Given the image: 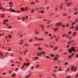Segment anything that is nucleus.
<instances>
[{
	"mask_svg": "<svg viewBox=\"0 0 78 78\" xmlns=\"http://www.w3.org/2000/svg\"><path fill=\"white\" fill-rule=\"evenodd\" d=\"M72 51H73V52H75L76 51V50L75 49V48L74 47H71V49L69 48L68 49V51L71 54H72Z\"/></svg>",
	"mask_w": 78,
	"mask_h": 78,
	"instance_id": "obj_1",
	"label": "nucleus"
},
{
	"mask_svg": "<svg viewBox=\"0 0 78 78\" xmlns=\"http://www.w3.org/2000/svg\"><path fill=\"white\" fill-rule=\"evenodd\" d=\"M77 68V67H75V66H73L71 68V70H74V71L75 72L76 71V69Z\"/></svg>",
	"mask_w": 78,
	"mask_h": 78,
	"instance_id": "obj_2",
	"label": "nucleus"
},
{
	"mask_svg": "<svg viewBox=\"0 0 78 78\" xmlns=\"http://www.w3.org/2000/svg\"><path fill=\"white\" fill-rule=\"evenodd\" d=\"M3 54L2 53V52H1L0 53V56L1 57V58H2V59L4 58V57H3Z\"/></svg>",
	"mask_w": 78,
	"mask_h": 78,
	"instance_id": "obj_3",
	"label": "nucleus"
},
{
	"mask_svg": "<svg viewBox=\"0 0 78 78\" xmlns=\"http://www.w3.org/2000/svg\"><path fill=\"white\" fill-rule=\"evenodd\" d=\"M61 25H62V24H61V23H56V26L57 27H58L59 26H61Z\"/></svg>",
	"mask_w": 78,
	"mask_h": 78,
	"instance_id": "obj_4",
	"label": "nucleus"
},
{
	"mask_svg": "<svg viewBox=\"0 0 78 78\" xmlns=\"http://www.w3.org/2000/svg\"><path fill=\"white\" fill-rule=\"evenodd\" d=\"M42 55V53L40 52V53H37V56H41Z\"/></svg>",
	"mask_w": 78,
	"mask_h": 78,
	"instance_id": "obj_5",
	"label": "nucleus"
},
{
	"mask_svg": "<svg viewBox=\"0 0 78 78\" xmlns=\"http://www.w3.org/2000/svg\"><path fill=\"white\" fill-rule=\"evenodd\" d=\"M21 11H24L25 9L23 7H22L21 8Z\"/></svg>",
	"mask_w": 78,
	"mask_h": 78,
	"instance_id": "obj_6",
	"label": "nucleus"
},
{
	"mask_svg": "<svg viewBox=\"0 0 78 78\" xmlns=\"http://www.w3.org/2000/svg\"><path fill=\"white\" fill-rule=\"evenodd\" d=\"M35 38L37 40H42L43 39L42 38H38L37 37H35Z\"/></svg>",
	"mask_w": 78,
	"mask_h": 78,
	"instance_id": "obj_7",
	"label": "nucleus"
},
{
	"mask_svg": "<svg viewBox=\"0 0 78 78\" xmlns=\"http://www.w3.org/2000/svg\"><path fill=\"white\" fill-rule=\"evenodd\" d=\"M8 20H4V21L3 22V23L4 24H6V23H5V22H7Z\"/></svg>",
	"mask_w": 78,
	"mask_h": 78,
	"instance_id": "obj_8",
	"label": "nucleus"
},
{
	"mask_svg": "<svg viewBox=\"0 0 78 78\" xmlns=\"http://www.w3.org/2000/svg\"><path fill=\"white\" fill-rule=\"evenodd\" d=\"M31 74H29L28 76H26V78H28V77L31 76Z\"/></svg>",
	"mask_w": 78,
	"mask_h": 78,
	"instance_id": "obj_9",
	"label": "nucleus"
},
{
	"mask_svg": "<svg viewBox=\"0 0 78 78\" xmlns=\"http://www.w3.org/2000/svg\"><path fill=\"white\" fill-rule=\"evenodd\" d=\"M57 49H58V47H55V48L54 49V51H56V50H57Z\"/></svg>",
	"mask_w": 78,
	"mask_h": 78,
	"instance_id": "obj_10",
	"label": "nucleus"
},
{
	"mask_svg": "<svg viewBox=\"0 0 78 78\" xmlns=\"http://www.w3.org/2000/svg\"><path fill=\"white\" fill-rule=\"evenodd\" d=\"M15 75H16V73H13L12 75V77H14L15 76Z\"/></svg>",
	"mask_w": 78,
	"mask_h": 78,
	"instance_id": "obj_11",
	"label": "nucleus"
},
{
	"mask_svg": "<svg viewBox=\"0 0 78 78\" xmlns=\"http://www.w3.org/2000/svg\"><path fill=\"white\" fill-rule=\"evenodd\" d=\"M0 17H2V18H3V17H4V15L3 14H1Z\"/></svg>",
	"mask_w": 78,
	"mask_h": 78,
	"instance_id": "obj_12",
	"label": "nucleus"
},
{
	"mask_svg": "<svg viewBox=\"0 0 78 78\" xmlns=\"http://www.w3.org/2000/svg\"><path fill=\"white\" fill-rule=\"evenodd\" d=\"M29 64H29V63H27V64L25 63H24L23 65V66H25V65H27V66H28V65H29Z\"/></svg>",
	"mask_w": 78,
	"mask_h": 78,
	"instance_id": "obj_13",
	"label": "nucleus"
},
{
	"mask_svg": "<svg viewBox=\"0 0 78 78\" xmlns=\"http://www.w3.org/2000/svg\"><path fill=\"white\" fill-rule=\"evenodd\" d=\"M8 37L10 39H11V38H12V36L10 34L9 35Z\"/></svg>",
	"mask_w": 78,
	"mask_h": 78,
	"instance_id": "obj_14",
	"label": "nucleus"
},
{
	"mask_svg": "<svg viewBox=\"0 0 78 78\" xmlns=\"http://www.w3.org/2000/svg\"><path fill=\"white\" fill-rule=\"evenodd\" d=\"M54 59L55 60V61H57L58 59V58L57 57H55L54 58Z\"/></svg>",
	"mask_w": 78,
	"mask_h": 78,
	"instance_id": "obj_15",
	"label": "nucleus"
},
{
	"mask_svg": "<svg viewBox=\"0 0 78 78\" xmlns=\"http://www.w3.org/2000/svg\"><path fill=\"white\" fill-rule=\"evenodd\" d=\"M75 29L76 30H78V25H77L75 27Z\"/></svg>",
	"mask_w": 78,
	"mask_h": 78,
	"instance_id": "obj_16",
	"label": "nucleus"
},
{
	"mask_svg": "<svg viewBox=\"0 0 78 78\" xmlns=\"http://www.w3.org/2000/svg\"><path fill=\"white\" fill-rule=\"evenodd\" d=\"M34 59H35V60L36 61V60H37V59H38V58H37V57H35L34 58Z\"/></svg>",
	"mask_w": 78,
	"mask_h": 78,
	"instance_id": "obj_17",
	"label": "nucleus"
},
{
	"mask_svg": "<svg viewBox=\"0 0 78 78\" xmlns=\"http://www.w3.org/2000/svg\"><path fill=\"white\" fill-rule=\"evenodd\" d=\"M11 11L12 12H16V11L13 9H11Z\"/></svg>",
	"mask_w": 78,
	"mask_h": 78,
	"instance_id": "obj_18",
	"label": "nucleus"
},
{
	"mask_svg": "<svg viewBox=\"0 0 78 78\" xmlns=\"http://www.w3.org/2000/svg\"><path fill=\"white\" fill-rule=\"evenodd\" d=\"M9 5H13V3H12V2H9Z\"/></svg>",
	"mask_w": 78,
	"mask_h": 78,
	"instance_id": "obj_19",
	"label": "nucleus"
},
{
	"mask_svg": "<svg viewBox=\"0 0 78 78\" xmlns=\"http://www.w3.org/2000/svg\"><path fill=\"white\" fill-rule=\"evenodd\" d=\"M41 13L43 14V13H44V10H41Z\"/></svg>",
	"mask_w": 78,
	"mask_h": 78,
	"instance_id": "obj_20",
	"label": "nucleus"
},
{
	"mask_svg": "<svg viewBox=\"0 0 78 78\" xmlns=\"http://www.w3.org/2000/svg\"><path fill=\"white\" fill-rule=\"evenodd\" d=\"M38 49H39V50H42V48H40V47H38Z\"/></svg>",
	"mask_w": 78,
	"mask_h": 78,
	"instance_id": "obj_21",
	"label": "nucleus"
},
{
	"mask_svg": "<svg viewBox=\"0 0 78 78\" xmlns=\"http://www.w3.org/2000/svg\"><path fill=\"white\" fill-rule=\"evenodd\" d=\"M31 12H34V10L33 9H32L31 10Z\"/></svg>",
	"mask_w": 78,
	"mask_h": 78,
	"instance_id": "obj_22",
	"label": "nucleus"
},
{
	"mask_svg": "<svg viewBox=\"0 0 78 78\" xmlns=\"http://www.w3.org/2000/svg\"><path fill=\"white\" fill-rule=\"evenodd\" d=\"M78 19H76V20H75V22H78Z\"/></svg>",
	"mask_w": 78,
	"mask_h": 78,
	"instance_id": "obj_23",
	"label": "nucleus"
},
{
	"mask_svg": "<svg viewBox=\"0 0 78 78\" xmlns=\"http://www.w3.org/2000/svg\"><path fill=\"white\" fill-rule=\"evenodd\" d=\"M63 16H67V14L66 13H64L63 14Z\"/></svg>",
	"mask_w": 78,
	"mask_h": 78,
	"instance_id": "obj_24",
	"label": "nucleus"
},
{
	"mask_svg": "<svg viewBox=\"0 0 78 78\" xmlns=\"http://www.w3.org/2000/svg\"><path fill=\"white\" fill-rule=\"evenodd\" d=\"M70 3H69L67 5L68 6H69L70 5Z\"/></svg>",
	"mask_w": 78,
	"mask_h": 78,
	"instance_id": "obj_25",
	"label": "nucleus"
},
{
	"mask_svg": "<svg viewBox=\"0 0 78 78\" xmlns=\"http://www.w3.org/2000/svg\"><path fill=\"white\" fill-rule=\"evenodd\" d=\"M34 3H35V2H31V5H33Z\"/></svg>",
	"mask_w": 78,
	"mask_h": 78,
	"instance_id": "obj_26",
	"label": "nucleus"
},
{
	"mask_svg": "<svg viewBox=\"0 0 78 78\" xmlns=\"http://www.w3.org/2000/svg\"><path fill=\"white\" fill-rule=\"evenodd\" d=\"M76 32H75L74 33H73V36H75V35L76 34Z\"/></svg>",
	"mask_w": 78,
	"mask_h": 78,
	"instance_id": "obj_27",
	"label": "nucleus"
},
{
	"mask_svg": "<svg viewBox=\"0 0 78 78\" xmlns=\"http://www.w3.org/2000/svg\"><path fill=\"white\" fill-rule=\"evenodd\" d=\"M25 20V17H23L22 19V20L23 21V20Z\"/></svg>",
	"mask_w": 78,
	"mask_h": 78,
	"instance_id": "obj_28",
	"label": "nucleus"
},
{
	"mask_svg": "<svg viewBox=\"0 0 78 78\" xmlns=\"http://www.w3.org/2000/svg\"><path fill=\"white\" fill-rule=\"evenodd\" d=\"M51 57H54V56L53 55V54H51Z\"/></svg>",
	"mask_w": 78,
	"mask_h": 78,
	"instance_id": "obj_29",
	"label": "nucleus"
},
{
	"mask_svg": "<svg viewBox=\"0 0 78 78\" xmlns=\"http://www.w3.org/2000/svg\"><path fill=\"white\" fill-rule=\"evenodd\" d=\"M74 56V54L72 53V54L71 56Z\"/></svg>",
	"mask_w": 78,
	"mask_h": 78,
	"instance_id": "obj_30",
	"label": "nucleus"
},
{
	"mask_svg": "<svg viewBox=\"0 0 78 78\" xmlns=\"http://www.w3.org/2000/svg\"><path fill=\"white\" fill-rule=\"evenodd\" d=\"M72 58V56L71 55L70 56H69V59H70V58Z\"/></svg>",
	"mask_w": 78,
	"mask_h": 78,
	"instance_id": "obj_31",
	"label": "nucleus"
},
{
	"mask_svg": "<svg viewBox=\"0 0 78 78\" xmlns=\"http://www.w3.org/2000/svg\"><path fill=\"white\" fill-rule=\"evenodd\" d=\"M75 23L74 22L72 24V26H73V25H75Z\"/></svg>",
	"mask_w": 78,
	"mask_h": 78,
	"instance_id": "obj_32",
	"label": "nucleus"
},
{
	"mask_svg": "<svg viewBox=\"0 0 78 78\" xmlns=\"http://www.w3.org/2000/svg\"><path fill=\"white\" fill-rule=\"evenodd\" d=\"M41 53V54L42 53L43 55H44L45 54V52H42Z\"/></svg>",
	"mask_w": 78,
	"mask_h": 78,
	"instance_id": "obj_33",
	"label": "nucleus"
},
{
	"mask_svg": "<svg viewBox=\"0 0 78 78\" xmlns=\"http://www.w3.org/2000/svg\"><path fill=\"white\" fill-rule=\"evenodd\" d=\"M11 27H12V26H10V27H8V28H9V29H10V28H11Z\"/></svg>",
	"mask_w": 78,
	"mask_h": 78,
	"instance_id": "obj_34",
	"label": "nucleus"
},
{
	"mask_svg": "<svg viewBox=\"0 0 78 78\" xmlns=\"http://www.w3.org/2000/svg\"><path fill=\"white\" fill-rule=\"evenodd\" d=\"M28 16H27L26 17V19L27 20V19H28Z\"/></svg>",
	"mask_w": 78,
	"mask_h": 78,
	"instance_id": "obj_35",
	"label": "nucleus"
},
{
	"mask_svg": "<svg viewBox=\"0 0 78 78\" xmlns=\"http://www.w3.org/2000/svg\"><path fill=\"white\" fill-rule=\"evenodd\" d=\"M71 38H72V37L71 36L70 37H69V38L68 39H71Z\"/></svg>",
	"mask_w": 78,
	"mask_h": 78,
	"instance_id": "obj_36",
	"label": "nucleus"
},
{
	"mask_svg": "<svg viewBox=\"0 0 78 78\" xmlns=\"http://www.w3.org/2000/svg\"><path fill=\"white\" fill-rule=\"evenodd\" d=\"M66 37H67V38H68V39H69V37L67 35L66 36Z\"/></svg>",
	"mask_w": 78,
	"mask_h": 78,
	"instance_id": "obj_37",
	"label": "nucleus"
},
{
	"mask_svg": "<svg viewBox=\"0 0 78 78\" xmlns=\"http://www.w3.org/2000/svg\"><path fill=\"white\" fill-rule=\"evenodd\" d=\"M62 27H66V26L64 25H63L62 26Z\"/></svg>",
	"mask_w": 78,
	"mask_h": 78,
	"instance_id": "obj_38",
	"label": "nucleus"
},
{
	"mask_svg": "<svg viewBox=\"0 0 78 78\" xmlns=\"http://www.w3.org/2000/svg\"><path fill=\"white\" fill-rule=\"evenodd\" d=\"M41 27L42 28H44V27H43V25H41Z\"/></svg>",
	"mask_w": 78,
	"mask_h": 78,
	"instance_id": "obj_39",
	"label": "nucleus"
},
{
	"mask_svg": "<svg viewBox=\"0 0 78 78\" xmlns=\"http://www.w3.org/2000/svg\"><path fill=\"white\" fill-rule=\"evenodd\" d=\"M69 68H68L66 70L67 71H69Z\"/></svg>",
	"mask_w": 78,
	"mask_h": 78,
	"instance_id": "obj_40",
	"label": "nucleus"
},
{
	"mask_svg": "<svg viewBox=\"0 0 78 78\" xmlns=\"http://www.w3.org/2000/svg\"><path fill=\"white\" fill-rule=\"evenodd\" d=\"M32 40H32V39H30V40H29L30 42H31V41H32Z\"/></svg>",
	"mask_w": 78,
	"mask_h": 78,
	"instance_id": "obj_41",
	"label": "nucleus"
},
{
	"mask_svg": "<svg viewBox=\"0 0 78 78\" xmlns=\"http://www.w3.org/2000/svg\"><path fill=\"white\" fill-rule=\"evenodd\" d=\"M26 10L27 11V10L28 9V7H26Z\"/></svg>",
	"mask_w": 78,
	"mask_h": 78,
	"instance_id": "obj_42",
	"label": "nucleus"
},
{
	"mask_svg": "<svg viewBox=\"0 0 78 78\" xmlns=\"http://www.w3.org/2000/svg\"><path fill=\"white\" fill-rule=\"evenodd\" d=\"M62 5H61V6H60V8H61V9H62Z\"/></svg>",
	"mask_w": 78,
	"mask_h": 78,
	"instance_id": "obj_43",
	"label": "nucleus"
},
{
	"mask_svg": "<svg viewBox=\"0 0 78 78\" xmlns=\"http://www.w3.org/2000/svg\"><path fill=\"white\" fill-rule=\"evenodd\" d=\"M9 51H11V49L9 48Z\"/></svg>",
	"mask_w": 78,
	"mask_h": 78,
	"instance_id": "obj_44",
	"label": "nucleus"
},
{
	"mask_svg": "<svg viewBox=\"0 0 78 78\" xmlns=\"http://www.w3.org/2000/svg\"><path fill=\"white\" fill-rule=\"evenodd\" d=\"M76 58H78V54H77V55H76Z\"/></svg>",
	"mask_w": 78,
	"mask_h": 78,
	"instance_id": "obj_45",
	"label": "nucleus"
},
{
	"mask_svg": "<svg viewBox=\"0 0 78 78\" xmlns=\"http://www.w3.org/2000/svg\"><path fill=\"white\" fill-rule=\"evenodd\" d=\"M38 33L39 32H35V34H38Z\"/></svg>",
	"mask_w": 78,
	"mask_h": 78,
	"instance_id": "obj_46",
	"label": "nucleus"
},
{
	"mask_svg": "<svg viewBox=\"0 0 78 78\" xmlns=\"http://www.w3.org/2000/svg\"><path fill=\"white\" fill-rule=\"evenodd\" d=\"M46 58H48V59H49V57L48 56L46 57Z\"/></svg>",
	"mask_w": 78,
	"mask_h": 78,
	"instance_id": "obj_47",
	"label": "nucleus"
},
{
	"mask_svg": "<svg viewBox=\"0 0 78 78\" xmlns=\"http://www.w3.org/2000/svg\"><path fill=\"white\" fill-rule=\"evenodd\" d=\"M27 52V51H25L24 52V55H26V53Z\"/></svg>",
	"mask_w": 78,
	"mask_h": 78,
	"instance_id": "obj_48",
	"label": "nucleus"
},
{
	"mask_svg": "<svg viewBox=\"0 0 78 78\" xmlns=\"http://www.w3.org/2000/svg\"><path fill=\"white\" fill-rule=\"evenodd\" d=\"M74 28V27H73V26L72 27H71V28Z\"/></svg>",
	"mask_w": 78,
	"mask_h": 78,
	"instance_id": "obj_49",
	"label": "nucleus"
},
{
	"mask_svg": "<svg viewBox=\"0 0 78 78\" xmlns=\"http://www.w3.org/2000/svg\"><path fill=\"white\" fill-rule=\"evenodd\" d=\"M23 44L22 42H20V45H22V44Z\"/></svg>",
	"mask_w": 78,
	"mask_h": 78,
	"instance_id": "obj_50",
	"label": "nucleus"
},
{
	"mask_svg": "<svg viewBox=\"0 0 78 78\" xmlns=\"http://www.w3.org/2000/svg\"><path fill=\"white\" fill-rule=\"evenodd\" d=\"M68 64V62H66L65 63V65H66V64Z\"/></svg>",
	"mask_w": 78,
	"mask_h": 78,
	"instance_id": "obj_51",
	"label": "nucleus"
},
{
	"mask_svg": "<svg viewBox=\"0 0 78 78\" xmlns=\"http://www.w3.org/2000/svg\"><path fill=\"white\" fill-rule=\"evenodd\" d=\"M71 33H72V32L71 31L69 32V34H71Z\"/></svg>",
	"mask_w": 78,
	"mask_h": 78,
	"instance_id": "obj_52",
	"label": "nucleus"
},
{
	"mask_svg": "<svg viewBox=\"0 0 78 78\" xmlns=\"http://www.w3.org/2000/svg\"><path fill=\"white\" fill-rule=\"evenodd\" d=\"M69 26V24H67L66 25V27H67Z\"/></svg>",
	"mask_w": 78,
	"mask_h": 78,
	"instance_id": "obj_53",
	"label": "nucleus"
},
{
	"mask_svg": "<svg viewBox=\"0 0 78 78\" xmlns=\"http://www.w3.org/2000/svg\"><path fill=\"white\" fill-rule=\"evenodd\" d=\"M11 56H12V57L13 56V54H11Z\"/></svg>",
	"mask_w": 78,
	"mask_h": 78,
	"instance_id": "obj_54",
	"label": "nucleus"
},
{
	"mask_svg": "<svg viewBox=\"0 0 78 78\" xmlns=\"http://www.w3.org/2000/svg\"><path fill=\"white\" fill-rule=\"evenodd\" d=\"M7 11H10L11 12V10L8 9Z\"/></svg>",
	"mask_w": 78,
	"mask_h": 78,
	"instance_id": "obj_55",
	"label": "nucleus"
},
{
	"mask_svg": "<svg viewBox=\"0 0 78 78\" xmlns=\"http://www.w3.org/2000/svg\"><path fill=\"white\" fill-rule=\"evenodd\" d=\"M57 29H56V28H55L54 29V31H56Z\"/></svg>",
	"mask_w": 78,
	"mask_h": 78,
	"instance_id": "obj_56",
	"label": "nucleus"
},
{
	"mask_svg": "<svg viewBox=\"0 0 78 78\" xmlns=\"http://www.w3.org/2000/svg\"><path fill=\"white\" fill-rule=\"evenodd\" d=\"M7 38H8V36H6L5 37L6 39H7Z\"/></svg>",
	"mask_w": 78,
	"mask_h": 78,
	"instance_id": "obj_57",
	"label": "nucleus"
},
{
	"mask_svg": "<svg viewBox=\"0 0 78 78\" xmlns=\"http://www.w3.org/2000/svg\"><path fill=\"white\" fill-rule=\"evenodd\" d=\"M70 43H71V41H69V44H70Z\"/></svg>",
	"mask_w": 78,
	"mask_h": 78,
	"instance_id": "obj_58",
	"label": "nucleus"
},
{
	"mask_svg": "<svg viewBox=\"0 0 78 78\" xmlns=\"http://www.w3.org/2000/svg\"><path fill=\"white\" fill-rule=\"evenodd\" d=\"M45 34H47V33H48V32H45Z\"/></svg>",
	"mask_w": 78,
	"mask_h": 78,
	"instance_id": "obj_59",
	"label": "nucleus"
},
{
	"mask_svg": "<svg viewBox=\"0 0 78 78\" xmlns=\"http://www.w3.org/2000/svg\"><path fill=\"white\" fill-rule=\"evenodd\" d=\"M70 78V76H67V78Z\"/></svg>",
	"mask_w": 78,
	"mask_h": 78,
	"instance_id": "obj_60",
	"label": "nucleus"
},
{
	"mask_svg": "<svg viewBox=\"0 0 78 78\" xmlns=\"http://www.w3.org/2000/svg\"><path fill=\"white\" fill-rule=\"evenodd\" d=\"M18 68H16V69H15V70H18Z\"/></svg>",
	"mask_w": 78,
	"mask_h": 78,
	"instance_id": "obj_61",
	"label": "nucleus"
},
{
	"mask_svg": "<svg viewBox=\"0 0 78 78\" xmlns=\"http://www.w3.org/2000/svg\"><path fill=\"white\" fill-rule=\"evenodd\" d=\"M31 69H33V66H32L31 67Z\"/></svg>",
	"mask_w": 78,
	"mask_h": 78,
	"instance_id": "obj_62",
	"label": "nucleus"
},
{
	"mask_svg": "<svg viewBox=\"0 0 78 78\" xmlns=\"http://www.w3.org/2000/svg\"><path fill=\"white\" fill-rule=\"evenodd\" d=\"M14 66V64H13L12 65V66Z\"/></svg>",
	"mask_w": 78,
	"mask_h": 78,
	"instance_id": "obj_63",
	"label": "nucleus"
},
{
	"mask_svg": "<svg viewBox=\"0 0 78 78\" xmlns=\"http://www.w3.org/2000/svg\"><path fill=\"white\" fill-rule=\"evenodd\" d=\"M76 77H77V76H78V74H76Z\"/></svg>",
	"mask_w": 78,
	"mask_h": 78,
	"instance_id": "obj_64",
	"label": "nucleus"
}]
</instances>
